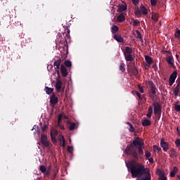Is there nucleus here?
Instances as JSON below:
<instances>
[{"label":"nucleus","mask_w":180,"mask_h":180,"mask_svg":"<svg viewBox=\"0 0 180 180\" xmlns=\"http://www.w3.org/2000/svg\"><path fill=\"white\" fill-rule=\"evenodd\" d=\"M126 167L129 172L131 174V178H137L136 180H151L150 171L147 172V175L142 177L146 174V166L136 160H131L129 162H126ZM141 178V179H139Z\"/></svg>","instance_id":"f257e3e1"},{"label":"nucleus","mask_w":180,"mask_h":180,"mask_svg":"<svg viewBox=\"0 0 180 180\" xmlns=\"http://www.w3.org/2000/svg\"><path fill=\"white\" fill-rule=\"evenodd\" d=\"M144 142L143 139L137 136L134 138L133 142L127 146L124 153L129 155L136 161L139 160L140 155H144Z\"/></svg>","instance_id":"f03ea898"},{"label":"nucleus","mask_w":180,"mask_h":180,"mask_svg":"<svg viewBox=\"0 0 180 180\" xmlns=\"http://www.w3.org/2000/svg\"><path fill=\"white\" fill-rule=\"evenodd\" d=\"M153 106L154 108V113L157 115L159 117H161V112H162V108L160 103L155 101L153 103Z\"/></svg>","instance_id":"7ed1b4c3"},{"label":"nucleus","mask_w":180,"mask_h":180,"mask_svg":"<svg viewBox=\"0 0 180 180\" xmlns=\"http://www.w3.org/2000/svg\"><path fill=\"white\" fill-rule=\"evenodd\" d=\"M56 43V44H62L63 46H66V47H68L67 41H65V38H63L61 34H58L57 35Z\"/></svg>","instance_id":"20e7f679"},{"label":"nucleus","mask_w":180,"mask_h":180,"mask_svg":"<svg viewBox=\"0 0 180 180\" xmlns=\"http://www.w3.org/2000/svg\"><path fill=\"white\" fill-rule=\"evenodd\" d=\"M160 147L162 148V150L165 151V153H167V151L169 150V143H168V142H165V139L162 138L160 140Z\"/></svg>","instance_id":"39448f33"},{"label":"nucleus","mask_w":180,"mask_h":180,"mask_svg":"<svg viewBox=\"0 0 180 180\" xmlns=\"http://www.w3.org/2000/svg\"><path fill=\"white\" fill-rule=\"evenodd\" d=\"M176 75H178V72H176V70H174L170 75L169 79V86H172V84L175 82V79H176Z\"/></svg>","instance_id":"423d86ee"},{"label":"nucleus","mask_w":180,"mask_h":180,"mask_svg":"<svg viewBox=\"0 0 180 180\" xmlns=\"http://www.w3.org/2000/svg\"><path fill=\"white\" fill-rule=\"evenodd\" d=\"M62 86H63V82H61V80L60 79H57L55 84V88L57 92H64L65 88L62 89Z\"/></svg>","instance_id":"0eeeda50"},{"label":"nucleus","mask_w":180,"mask_h":180,"mask_svg":"<svg viewBox=\"0 0 180 180\" xmlns=\"http://www.w3.org/2000/svg\"><path fill=\"white\" fill-rule=\"evenodd\" d=\"M148 84L150 86L151 94L155 95L157 94V86L154 84V82H153V80H149L148 81Z\"/></svg>","instance_id":"6e6552de"},{"label":"nucleus","mask_w":180,"mask_h":180,"mask_svg":"<svg viewBox=\"0 0 180 180\" xmlns=\"http://www.w3.org/2000/svg\"><path fill=\"white\" fill-rule=\"evenodd\" d=\"M41 143L44 147H50V142L47 140V136L46 134L41 136Z\"/></svg>","instance_id":"1a4fd4ad"},{"label":"nucleus","mask_w":180,"mask_h":180,"mask_svg":"<svg viewBox=\"0 0 180 180\" xmlns=\"http://www.w3.org/2000/svg\"><path fill=\"white\" fill-rule=\"evenodd\" d=\"M61 65V60L58 59L56 60L53 63L54 68L57 72L58 77H60V65Z\"/></svg>","instance_id":"9d476101"},{"label":"nucleus","mask_w":180,"mask_h":180,"mask_svg":"<svg viewBox=\"0 0 180 180\" xmlns=\"http://www.w3.org/2000/svg\"><path fill=\"white\" fill-rule=\"evenodd\" d=\"M70 30L68 29V27H66L65 29V32H63V36L65 37V40L66 43L70 40L71 37L70 36Z\"/></svg>","instance_id":"9b49d317"},{"label":"nucleus","mask_w":180,"mask_h":180,"mask_svg":"<svg viewBox=\"0 0 180 180\" xmlns=\"http://www.w3.org/2000/svg\"><path fill=\"white\" fill-rule=\"evenodd\" d=\"M50 103L51 105H57L58 103V98L56 96L54 93L50 97Z\"/></svg>","instance_id":"f8f14e48"},{"label":"nucleus","mask_w":180,"mask_h":180,"mask_svg":"<svg viewBox=\"0 0 180 180\" xmlns=\"http://www.w3.org/2000/svg\"><path fill=\"white\" fill-rule=\"evenodd\" d=\"M113 39L118 43H124V39L119 34H114Z\"/></svg>","instance_id":"ddd939ff"},{"label":"nucleus","mask_w":180,"mask_h":180,"mask_svg":"<svg viewBox=\"0 0 180 180\" xmlns=\"http://www.w3.org/2000/svg\"><path fill=\"white\" fill-rule=\"evenodd\" d=\"M166 61L172 67V68L175 69V65L174 64V58L172 56H167L166 58Z\"/></svg>","instance_id":"4468645a"},{"label":"nucleus","mask_w":180,"mask_h":180,"mask_svg":"<svg viewBox=\"0 0 180 180\" xmlns=\"http://www.w3.org/2000/svg\"><path fill=\"white\" fill-rule=\"evenodd\" d=\"M127 10V4H122L118 6V8L117 10V12L119 13H121V12H124V11Z\"/></svg>","instance_id":"2eb2a0df"},{"label":"nucleus","mask_w":180,"mask_h":180,"mask_svg":"<svg viewBox=\"0 0 180 180\" xmlns=\"http://www.w3.org/2000/svg\"><path fill=\"white\" fill-rule=\"evenodd\" d=\"M60 72L63 77H67V75H68V72H67V68H65V66H64L63 65H61L60 66Z\"/></svg>","instance_id":"dca6fc26"},{"label":"nucleus","mask_w":180,"mask_h":180,"mask_svg":"<svg viewBox=\"0 0 180 180\" xmlns=\"http://www.w3.org/2000/svg\"><path fill=\"white\" fill-rule=\"evenodd\" d=\"M117 22H124L126 20V17L124 16V14L122 13L120 15L117 17Z\"/></svg>","instance_id":"f3484780"},{"label":"nucleus","mask_w":180,"mask_h":180,"mask_svg":"<svg viewBox=\"0 0 180 180\" xmlns=\"http://www.w3.org/2000/svg\"><path fill=\"white\" fill-rule=\"evenodd\" d=\"M132 53H133V49L130 48V46H126L125 51H124V55L132 54Z\"/></svg>","instance_id":"a211bd4d"},{"label":"nucleus","mask_w":180,"mask_h":180,"mask_svg":"<svg viewBox=\"0 0 180 180\" xmlns=\"http://www.w3.org/2000/svg\"><path fill=\"white\" fill-rule=\"evenodd\" d=\"M124 56L126 61H133V60H134V58L131 54H125Z\"/></svg>","instance_id":"6ab92c4d"},{"label":"nucleus","mask_w":180,"mask_h":180,"mask_svg":"<svg viewBox=\"0 0 180 180\" xmlns=\"http://www.w3.org/2000/svg\"><path fill=\"white\" fill-rule=\"evenodd\" d=\"M54 91L53 88H50L49 86H45V92L47 95H51Z\"/></svg>","instance_id":"aec40b11"},{"label":"nucleus","mask_w":180,"mask_h":180,"mask_svg":"<svg viewBox=\"0 0 180 180\" xmlns=\"http://www.w3.org/2000/svg\"><path fill=\"white\" fill-rule=\"evenodd\" d=\"M179 83L176 85V86L174 88L173 92L174 96H178V94H179L180 87H179Z\"/></svg>","instance_id":"412c9836"},{"label":"nucleus","mask_w":180,"mask_h":180,"mask_svg":"<svg viewBox=\"0 0 180 180\" xmlns=\"http://www.w3.org/2000/svg\"><path fill=\"white\" fill-rule=\"evenodd\" d=\"M176 172H178V168L176 167V166H174L173 167V170L170 172V176L172 178H174Z\"/></svg>","instance_id":"4be33fe9"},{"label":"nucleus","mask_w":180,"mask_h":180,"mask_svg":"<svg viewBox=\"0 0 180 180\" xmlns=\"http://www.w3.org/2000/svg\"><path fill=\"white\" fill-rule=\"evenodd\" d=\"M152 115H153V106H149L148 112V114L146 115V117L148 119H151Z\"/></svg>","instance_id":"5701e85b"},{"label":"nucleus","mask_w":180,"mask_h":180,"mask_svg":"<svg viewBox=\"0 0 180 180\" xmlns=\"http://www.w3.org/2000/svg\"><path fill=\"white\" fill-rule=\"evenodd\" d=\"M111 32L112 34L117 33V32H119V27L117 25H112L111 27Z\"/></svg>","instance_id":"b1692460"},{"label":"nucleus","mask_w":180,"mask_h":180,"mask_svg":"<svg viewBox=\"0 0 180 180\" xmlns=\"http://www.w3.org/2000/svg\"><path fill=\"white\" fill-rule=\"evenodd\" d=\"M68 124L70 125V127H69V130L70 131H72V130H74L75 129V126H76L75 122H71L68 121Z\"/></svg>","instance_id":"393cba45"},{"label":"nucleus","mask_w":180,"mask_h":180,"mask_svg":"<svg viewBox=\"0 0 180 180\" xmlns=\"http://www.w3.org/2000/svg\"><path fill=\"white\" fill-rule=\"evenodd\" d=\"M142 126L146 127V126H151V121L150 120H144L142 122Z\"/></svg>","instance_id":"a878e982"},{"label":"nucleus","mask_w":180,"mask_h":180,"mask_svg":"<svg viewBox=\"0 0 180 180\" xmlns=\"http://www.w3.org/2000/svg\"><path fill=\"white\" fill-rule=\"evenodd\" d=\"M145 60L146 61V63L150 65L153 63V58H151L149 56H145Z\"/></svg>","instance_id":"bb28decb"},{"label":"nucleus","mask_w":180,"mask_h":180,"mask_svg":"<svg viewBox=\"0 0 180 180\" xmlns=\"http://www.w3.org/2000/svg\"><path fill=\"white\" fill-rule=\"evenodd\" d=\"M131 72L135 77H137V75H139V70H137V68H136L135 66L131 68Z\"/></svg>","instance_id":"cd10ccee"},{"label":"nucleus","mask_w":180,"mask_h":180,"mask_svg":"<svg viewBox=\"0 0 180 180\" xmlns=\"http://www.w3.org/2000/svg\"><path fill=\"white\" fill-rule=\"evenodd\" d=\"M170 151H171V154H170L171 158H174V157H176V151H175V149L174 148H171Z\"/></svg>","instance_id":"c85d7f7f"},{"label":"nucleus","mask_w":180,"mask_h":180,"mask_svg":"<svg viewBox=\"0 0 180 180\" xmlns=\"http://www.w3.org/2000/svg\"><path fill=\"white\" fill-rule=\"evenodd\" d=\"M141 12H142L143 15H147V13H148L147 8H146L144 6H141Z\"/></svg>","instance_id":"c756f323"},{"label":"nucleus","mask_w":180,"mask_h":180,"mask_svg":"<svg viewBox=\"0 0 180 180\" xmlns=\"http://www.w3.org/2000/svg\"><path fill=\"white\" fill-rule=\"evenodd\" d=\"M119 70L120 71H122V72H124V71H126V68H124V64L123 63H120Z\"/></svg>","instance_id":"7c9ffc66"},{"label":"nucleus","mask_w":180,"mask_h":180,"mask_svg":"<svg viewBox=\"0 0 180 180\" xmlns=\"http://www.w3.org/2000/svg\"><path fill=\"white\" fill-rule=\"evenodd\" d=\"M64 65H65V67H68V68H69L70 67H72V64L71 63V60H65L64 62Z\"/></svg>","instance_id":"2f4dec72"},{"label":"nucleus","mask_w":180,"mask_h":180,"mask_svg":"<svg viewBox=\"0 0 180 180\" xmlns=\"http://www.w3.org/2000/svg\"><path fill=\"white\" fill-rule=\"evenodd\" d=\"M134 15H136V16H137V18H140L141 16V11H140V9H137L134 11Z\"/></svg>","instance_id":"473e14b6"},{"label":"nucleus","mask_w":180,"mask_h":180,"mask_svg":"<svg viewBox=\"0 0 180 180\" xmlns=\"http://www.w3.org/2000/svg\"><path fill=\"white\" fill-rule=\"evenodd\" d=\"M50 134L52 136H56L58 134V131L57 129H51Z\"/></svg>","instance_id":"72a5a7b5"},{"label":"nucleus","mask_w":180,"mask_h":180,"mask_svg":"<svg viewBox=\"0 0 180 180\" xmlns=\"http://www.w3.org/2000/svg\"><path fill=\"white\" fill-rule=\"evenodd\" d=\"M127 124L130 127L129 131L133 133V131H134V127H133V124H131L130 122H127Z\"/></svg>","instance_id":"f704fd0d"},{"label":"nucleus","mask_w":180,"mask_h":180,"mask_svg":"<svg viewBox=\"0 0 180 180\" xmlns=\"http://www.w3.org/2000/svg\"><path fill=\"white\" fill-rule=\"evenodd\" d=\"M158 180H167V176H165L164 172H162V174L159 176Z\"/></svg>","instance_id":"c9c22d12"},{"label":"nucleus","mask_w":180,"mask_h":180,"mask_svg":"<svg viewBox=\"0 0 180 180\" xmlns=\"http://www.w3.org/2000/svg\"><path fill=\"white\" fill-rule=\"evenodd\" d=\"M39 169L41 171V172H46L47 171V168H46V167H44V165H41L40 167H39Z\"/></svg>","instance_id":"e433bc0d"},{"label":"nucleus","mask_w":180,"mask_h":180,"mask_svg":"<svg viewBox=\"0 0 180 180\" xmlns=\"http://www.w3.org/2000/svg\"><path fill=\"white\" fill-rule=\"evenodd\" d=\"M32 130H36L37 134H40V130H39V126L37 125H34L33 128L32 129Z\"/></svg>","instance_id":"4c0bfd02"},{"label":"nucleus","mask_w":180,"mask_h":180,"mask_svg":"<svg viewBox=\"0 0 180 180\" xmlns=\"http://www.w3.org/2000/svg\"><path fill=\"white\" fill-rule=\"evenodd\" d=\"M174 37L176 39H180V30H177L176 32L174 34Z\"/></svg>","instance_id":"58836bf2"},{"label":"nucleus","mask_w":180,"mask_h":180,"mask_svg":"<svg viewBox=\"0 0 180 180\" xmlns=\"http://www.w3.org/2000/svg\"><path fill=\"white\" fill-rule=\"evenodd\" d=\"M68 152L72 154L74 153V148L72 146H68Z\"/></svg>","instance_id":"ea45409f"},{"label":"nucleus","mask_w":180,"mask_h":180,"mask_svg":"<svg viewBox=\"0 0 180 180\" xmlns=\"http://www.w3.org/2000/svg\"><path fill=\"white\" fill-rule=\"evenodd\" d=\"M56 135H51V139L53 143H57V139Z\"/></svg>","instance_id":"a19ab883"},{"label":"nucleus","mask_w":180,"mask_h":180,"mask_svg":"<svg viewBox=\"0 0 180 180\" xmlns=\"http://www.w3.org/2000/svg\"><path fill=\"white\" fill-rule=\"evenodd\" d=\"M63 119V114H59L58 117V125L60 126V122H61Z\"/></svg>","instance_id":"79ce46f5"},{"label":"nucleus","mask_w":180,"mask_h":180,"mask_svg":"<svg viewBox=\"0 0 180 180\" xmlns=\"http://www.w3.org/2000/svg\"><path fill=\"white\" fill-rule=\"evenodd\" d=\"M145 157L146 158H150V157H151V153H150L148 150L145 151Z\"/></svg>","instance_id":"37998d69"},{"label":"nucleus","mask_w":180,"mask_h":180,"mask_svg":"<svg viewBox=\"0 0 180 180\" xmlns=\"http://www.w3.org/2000/svg\"><path fill=\"white\" fill-rule=\"evenodd\" d=\"M138 88L141 94H144V88L141 85H138Z\"/></svg>","instance_id":"c03bdc74"},{"label":"nucleus","mask_w":180,"mask_h":180,"mask_svg":"<svg viewBox=\"0 0 180 180\" xmlns=\"http://www.w3.org/2000/svg\"><path fill=\"white\" fill-rule=\"evenodd\" d=\"M151 19L153 20L157 21L158 20V15H157V14L152 15Z\"/></svg>","instance_id":"a18cd8bd"},{"label":"nucleus","mask_w":180,"mask_h":180,"mask_svg":"<svg viewBox=\"0 0 180 180\" xmlns=\"http://www.w3.org/2000/svg\"><path fill=\"white\" fill-rule=\"evenodd\" d=\"M139 25H140V21L137 20H134L133 21V26H139Z\"/></svg>","instance_id":"49530a36"},{"label":"nucleus","mask_w":180,"mask_h":180,"mask_svg":"<svg viewBox=\"0 0 180 180\" xmlns=\"http://www.w3.org/2000/svg\"><path fill=\"white\" fill-rule=\"evenodd\" d=\"M134 94H136V95L138 96V97L139 98V99H140L141 101H143V98H141V94L139 91H134Z\"/></svg>","instance_id":"de8ad7c7"},{"label":"nucleus","mask_w":180,"mask_h":180,"mask_svg":"<svg viewBox=\"0 0 180 180\" xmlns=\"http://www.w3.org/2000/svg\"><path fill=\"white\" fill-rule=\"evenodd\" d=\"M174 143H175V146H176V147H180V139H176V140L174 141Z\"/></svg>","instance_id":"09e8293b"},{"label":"nucleus","mask_w":180,"mask_h":180,"mask_svg":"<svg viewBox=\"0 0 180 180\" xmlns=\"http://www.w3.org/2000/svg\"><path fill=\"white\" fill-rule=\"evenodd\" d=\"M174 110H176V112H180V105H175Z\"/></svg>","instance_id":"8fccbe9b"},{"label":"nucleus","mask_w":180,"mask_h":180,"mask_svg":"<svg viewBox=\"0 0 180 180\" xmlns=\"http://www.w3.org/2000/svg\"><path fill=\"white\" fill-rule=\"evenodd\" d=\"M131 1L134 4V5H135V6H137V5H139V4L140 3L139 0H131Z\"/></svg>","instance_id":"3c124183"},{"label":"nucleus","mask_w":180,"mask_h":180,"mask_svg":"<svg viewBox=\"0 0 180 180\" xmlns=\"http://www.w3.org/2000/svg\"><path fill=\"white\" fill-rule=\"evenodd\" d=\"M150 4L152 6H155L157 5V0H150Z\"/></svg>","instance_id":"603ef678"},{"label":"nucleus","mask_w":180,"mask_h":180,"mask_svg":"<svg viewBox=\"0 0 180 180\" xmlns=\"http://www.w3.org/2000/svg\"><path fill=\"white\" fill-rule=\"evenodd\" d=\"M136 34H137V38L138 39H140L141 40V34L140 33V31H139V30H136Z\"/></svg>","instance_id":"864d4df0"},{"label":"nucleus","mask_w":180,"mask_h":180,"mask_svg":"<svg viewBox=\"0 0 180 180\" xmlns=\"http://www.w3.org/2000/svg\"><path fill=\"white\" fill-rule=\"evenodd\" d=\"M156 174H157V175H158L160 176V175H162V172L161 171L160 169H158L156 170Z\"/></svg>","instance_id":"5fc2aeb1"},{"label":"nucleus","mask_w":180,"mask_h":180,"mask_svg":"<svg viewBox=\"0 0 180 180\" xmlns=\"http://www.w3.org/2000/svg\"><path fill=\"white\" fill-rule=\"evenodd\" d=\"M58 140H59V141L61 143L62 141H63V140H65V139H64V136H63V135H59V136H58Z\"/></svg>","instance_id":"6e6d98bb"},{"label":"nucleus","mask_w":180,"mask_h":180,"mask_svg":"<svg viewBox=\"0 0 180 180\" xmlns=\"http://www.w3.org/2000/svg\"><path fill=\"white\" fill-rule=\"evenodd\" d=\"M153 150L155 151V150H158V151H161V148L158 147L157 145L153 146Z\"/></svg>","instance_id":"4d7b16f0"},{"label":"nucleus","mask_w":180,"mask_h":180,"mask_svg":"<svg viewBox=\"0 0 180 180\" xmlns=\"http://www.w3.org/2000/svg\"><path fill=\"white\" fill-rule=\"evenodd\" d=\"M49 127V126L46 124H44L42 127V131H46V129Z\"/></svg>","instance_id":"13d9d810"},{"label":"nucleus","mask_w":180,"mask_h":180,"mask_svg":"<svg viewBox=\"0 0 180 180\" xmlns=\"http://www.w3.org/2000/svg\"><path fill=\"white\" fill-rule=\"evenodd\" d=\"M60 146L62 147H65V139L62 141V142H60Z\"/></svg>","instance_id":"bf43d9fd"},{"label":"nucleus","mask_w":180,"mask_h":180,"mask_svg":"<svg viewBox=\"0 0 180 180\" xmlns=\"http://www.w3.org/2000/svg\"><path fill=\"white\" fill-rule=\"evenodd\" d=\"M148 161H149V162H150L151 164H154V158H148Z\"/></svg>","instance_id":"052dcab7"},{"label":"nucleus","mask_w":180,"mask_h":180,"mask_svg":"<svg viewBox=\"0 0 180 180\" xmlns=\"http://www.w3.org/2000/svg\"><path fill=\"white\" fill-rule=\"evenodd\" d=\"M162 53H167V54H172L171 51H164V50H162Z\"/></svg>","instance_id":"680f3d73"},{"label":"nucleus","mask_w":180,"mask_h":180,"mask_svg":"<svg viewBox=\"0 0 180 180\" xmlns=\"http://www.w3.org/2000/svg\"><path fill=\"white\" fill-rule=\"evenodd\" d=\"M58 127H60V129H61V130H65V127L63 126V125H58Z\"/></svg>","instance_id":"e2e57ef3"},{"label":"nucleus","mask_w":180,"mask_h":180,"mask_svg":"<svg viewBox=\"0 0 180 180\" xmlns=\"http://www.w3.org/2000/svg\"><path fill=\"white\" fill-rule=\"evenodd\" d=\"M176 82L177 85L179 84V86H180V79H177Z\"/></svg>","instance_id":"0e129e2a"},{"label":"nucleus","mask_w":180,"mask_h":180,"mask_svg":"<svg viewBox=\"0 0 180 180\" xmlns=\"http://www.w3.org/2000/svg\"><path fill=\"white\" fill-rule=\"evenodd\" d=\"M179 131H180L179 127H176V131H177V134H178V135L179 134Z\"/></svg>","instance_id":"69168bd1"},{"label":"nucleus","mask_w":180,"mask_h":180,"mask_svg":"<svg viewBox=\"0 0 180 180\" xmlns=\"http://www.w3.org/2000/svg\"><path fill=\"white\" fill-rule=\"evenodd\" d=\"M176 58H177V61L179 62V60H178V58H179V55L176 54Z\"/></svg>","instance_id":"338daca9"},{"label":"nucleus","mask_w":180,"mask_h":180,"mask_svg":"<svg viewBox=\"0 0 180 180\" xmlns=\"http://www.w3.org/2000/svg\"><path fill=\"white\" fill-rule=\"evenodd\" d=\"M63 119H68V117H67V115H64Z\"/></svg>","instance_id":"774afa93"}]
</instances>
